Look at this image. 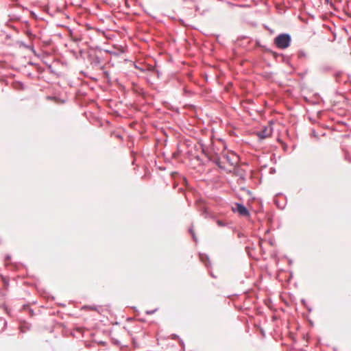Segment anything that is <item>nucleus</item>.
<instances>
[{
  "label": "nucleus",
  "instance_id": "2",
  "mask_svg": "<svg viewBox=\"0 0 351 351\" xmlns=\"http://www.w3.org/2000/svg\"><path fill=\"white\" fill-rule=\"evenodd\" d=\"M291 38L288 34H281L276 36L274 40L275 45L281 49H285L290 46Z\"/></svg>",
  "mask_w": 351,
  "mask_h": 351
},
{
  "label": "nucleus",
  "instance_id": "4",
  "mask_svg": "<svg viewBox=\"0 0 351 351\" xmlns=\"http://www.w3.org/2000/svg\"><path fill=\"white\" fill-rule=\"evenodd\" d=\"M272 134V128L270 125L265 126L263 130L256 133L257 136L261 139H264L269 137Z\"/></svg>",
  "mask_w": 351,
  "mask_h": 351
},
{
  "label": "nucleus",
  "instance_id": "1",
  "mask_svg": "<svg viewBox=\"0 0 351 351\" xmlns=\"http://www.w3.org/2000/svg\"><path fill=\"white\" fill-rule=\"evenodd\" d=\"M239 162V157L234 152H226L223 154L221 157L219 159L217 164L221 169L230 171Z\"/></svg>",
  "mask_w": 351,
  "mask_h": 351
},
{
  "label": "nucleus",
  "instance_id": "5",
  "mask_svg": "<svg viewBox=\"0 0 351 351\" xmlns=\"http://www.w3.org/2000/svg\"><path fill=\"white\" fill-rule=\"evenodd\" d=\"M217 223L218 226H225V223L223 221H222L218 220L217 221Z\"/></svg>",
  "mask_w": 351,
  "mask_h": 351
},
{
  "label": "nucleus",
  "instance_id": "6",
  "mask_svg": "<svg viewBox=\"0 0 351 351\" xmlns=\"http://www.w3.org/2000/svg\"><path fill=\"white\" fill-rule=\"evenodd\" d=\"M47 99H54L55 101H56L57 99L56 98H52L51 97H47Z\"/></svg>",
  "mask_w": 351,
  "mask_h": 351
},
{
  "label": "nucleus",
  "instance_id": "3",
  "mask_svg": "<svg viewBox=\"0 0 351 351\" xmlns=\"http://www.w3.org/2000/svg\"><path fill=\"white\" fill-rule=\"evenodd\" d=\"M232 210L234 212L238 213L241 216L243 217H248L250 215L247 209L241 204H235L234 206L232 208Z\"/></svg>",
  "mask_w": 351,
  "mask_h": 351
}]
</instances>
